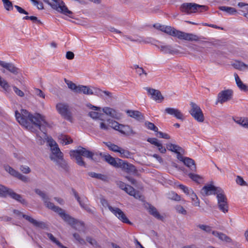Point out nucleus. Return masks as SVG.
<instances>
[{
    "label": "nucleus",
    "mask_w": 248,
    "mask_h": 248,
    "mask_svg": "<svg viewBox=\"0 0 248 248\" xmlns=\"http://www.w3.org/2000/svg\"><path fill=\"white\" fill-rule=\"evenodd\" d=\"M34 191L42 198L46 207L57 213L62 219L73 228L80 232L85 233L86 227L83 221L75 219L66 214L65 211L61 208L55 206L50 202L49 198L44 191L39 189H35Z\"/></svg>",
    "instance_id": "obj_1"
},
{
    "label": "nucleus",
    "mask_w": 248,
    "mask_h": 248,
    "mask_svg": "<svg viewBox=\"0 0 248 248\" xmlns=\"http://www.w3.org/2000/svg\"><path fill=\"white\" fill-rule=\"evenodd\" d=\"M15 116L17 122L27 129L32 131L31 124L39 129L42 132L41 138H46V135L44 128L47 125V123L44 116L39 113L33 115L26 109H22L20 112L17 110L15 111Z\"/></svg>",
    "instance_id": "obj_2"
},
{
    "label": "nucleus",
    "mask_w": 248,
    "mask_h": 248,
    "mask_svg": "<svg viewBox=\"0 0 248 248\" xmlns=\"http://www.w3.org/2000/svg\"><path fill=\"white\" fill-rule=\"evenodd\" d=\"M70 155L72 158L76 160L77 164L80 166L86 167V163L84 161L82 156L90 159L94 161H98L102 154H97L87 150L82 147H79L78 149L70 151Z\"/></svg>",
    "instance_id": "obj_3"
},
{
    "label": "nucleus",
    "mask_w": 248,
    "mask_h": 248,
    "mask_svg": "<svg viewBox=\"0 0 248 248\" xmlns=\"http://www.w3.org/2000/svg\"><path fill=\"white\" fill-rule=\"evenodd\" d=\"M154 27L157 30L164 32L170 35L176 37L181 40H185L189 41H198L199 40V37L197 35L177 30L171 26L156 24L154 25Z\"/></svg>",
    "instance_id": "obj_4"
},
{
    "label": "nucleus",
    "mask_w": 248,
    "mask_h": 248,
    "mask_svg": "<svg viewBox=\"0 0 248 248\" xmlns=\"http://www.w3.org/2000/svg\"><path fill=\"white\" fill-rule=\"evenodd\" d=\"M100 202L104 207H108V209L122 222L128 224H132L121 209L117 207H113L109 205L108 201L103 198L101 199Z\"/></svg>",
    "instance_id": "obj_5"
},
{
    "label": "nucleus",
    "mask_w": 248,
    "mask_h": 248,
    "mask_svg": "<svg viewBox=\"0 0 248 248\" xmlns=\"http://www.w3.org/2000/svg\"><path fill=\"white\" fill-rule=\"evenodd\" d=\"M43 0L47 3L53 9L57 10L58 12L71 17L70 15L72 14V12L68 9L62 1L61 0Z\"/></svg>",
    "instance_id": "obj_6"
},
{
    "label": "nucleus",
    "mask_w": 248,
    "mask_h": 248,
    "mask_svg": "<svg viewBox=\"0 0 248 248\" xmlns=\"http://www.w3.org/2000/svg\"><path fill=\"white\" fill-rule=\"evenodd\" d=\"M8 195L22 204H26L25 200L20 195L16 193L11 189L0 185V197L5 198Z\"/></svg>",
    "instance_id": "obj_7"
},
{
    "label": "nucleus",
    "mask_w": 248,
    "mask_h": 248,
    "mask_svg": "<svg viewBox=\"0 0 248 248\" xmlns=\"http://www.w3.org/2000/svg\"><path fill=\"white\" fill-rule=\"evenodd\" d=\"M180 9L181 12L187 14L198 12L200 9L205 11L207 10L206 6L199 5L195 3H184L181 5Z\"/></svg>",
    "instance_id": "obj_8"
},
{
    "label": "nucleus",
    "mask_w": 248,
    "mask_h": 248,
    "mask_svg": "<svg viewBox=\"0 0 248 248\" xmlns=\"http://www.w3.org/2000/svg\"><path fill=\"white\" fill-rule=\"evenodd\" d=\"M56 109L58 112L64 117V119L73 122V117L72 113L70 110L69 107L67 104L58 103L56 105Z\"/></svg>",
    "instance_id": "obj_9"
},
{
    "label": "nucleus",
    "mask_w": 248,
    "mask_h": 248,
    "mask_svg": "<svg viewBox=\"0 0 248 248\" xmlns=\"http://www.w3.org/2000/svg\"><path fill=\"white\" fill-rule=\"evenodd\" d=\"M191 109L189 110L190 114L198 122H203L204 120V116L200 108L195 103L191 102Z\"/></svg>",
    "instance_id": "obj_10"
},
{
    "label": "nucleus",
    "mask_w": 248,
    "mask_h": 248,
    "mask_svg": "<svg viewBox=\"0 0 248 248\" xmlns=\"http://www.w3.org/2000/svg\"><path fill=\"white\" fill-rule=\"evenodd\" d=\"M155 46L164 54L174 55L181 53L178 49L174 48L173 46L170 45H159L155 44Z\"/></svg>",
    "instance_id": "obj_11"
},
{
    "label": "nucleus",
    "mask_w": 248,
    "mask_h": 248,
    "mask_svg": "<svg viewBox=\"0 0 248 248\" xmlns=\"http://www.w3.org/2000/svg\"><path fill=\"white\" fill-rule=\"evenodd\" d=\"M232 91L229 89L220 92L217 95V102L223 104L229 101L232 97Z\"/></svg>",
    "instance_id": "obj_12"
},
{
    "label": "nucleus",
    "mask_w": 248,
    "mask_h": 248,
    "mask_svg": "<svg viewBox=\"0 0 248 248\" xmlns=\"http://www.w3.org/2000/svg\"><path fill=\"white\" fill-rule=\"evenodd\" d=\"M72 192L74 197L79 203L81 207L86 210L88 212L92 213V209L89 207V206L87 204V202H88V201L87 198L85 197L80 198L78 195V192L74 189H72Z\"/></svg>",
    "instance_id": "obj_13"
},
{
    "label": "nucleus",
    "mask_w": 248,
    "mask_h": 248,
    "mask_svg": "<svg viewBox=\"0 0 248 248\" xmlns=\"http://www.w3.org/2000/svg\"><path fill=\"white\" fill-rule=\"evenodd\" d=\"M145 89L147 91L148 93L151 95V98L153 100L158 102H161L163 100L164 97L159 90L149 87H146Z\"/></svg>",
    "instance_id": "obj_14"
},
{
    "label": "nucleus",
    "mask_w": 248,
    "mask_h": 248,
    "mask_svg": "<svg viewBox=\"0 0 248 248\" xmlns=\"http://www.w3.org/2000/svg\"><path fill=\"white\" fill-rule=\"evenodd\" d=\"M79 88V89H78V93H83L86 95H98L99 94H100V93L102 92V90L100 89L95 88H93L94 89L93 91L89 86H87L80 85Z\"/></svg>",
    "instance_id": "obj_15"
},
{
    "label": "nucleus",
    "mask_w": 248,
    "mask_h": 248,
    "mask_svg": "<svg viewBox=\"0 0 248 248\" xmlns=\"http://www.w3.org/2000/svg\"><path fill=\"white\" fill-rule=\"evenodd\" d=\"M220 187H216L212 185H208L205 186L201 190V194L205 196H208L211 194H216L217 192Z\"/></svg>",
    "instance_id": "obj_16"
},
{
    "label": "nucleus",
    "mask_w": 248,
    "mask_h": 248,
    "mask_svg": "<svg viewBox=\"0 0 248 248\" xmlns=\"http://www.w3.org/2000/svg\"><path fill=\"white\" fill-rule=\"evenodd\" d=\"M119 164L118 168H121L123 170L127 173H133L136 171L135 167L131 164L124 161L122 159L118 160Z\"/></svg>",
    "instance_id": "obj_17"
},
{
    "label": "nucleus",
    "mask_w": 248,
    "mask_h": 248,
    "mask_svg": "<svg viewBox=\"0 0 248 248\" xmlns=\"http://www.w3.org/2000/svg\"><path fill=\"white\" fill-rule=\"evenodd\" d=\"M102 110L106 115L116 120H120L122 117L120 113L111 108L105 107L103 108Z\"/></svg>",
    "instance_id": "obj_18"
},
{
    "label": "nucleus",
    "mask_w": 248,
    "mask_h": 248,
    "mask_svg": "<svg viewBox=\"0 0 248 248\" xmlns=\"http://www.w3.org/2000/svg\"><path fill=\"white\" fill-rule=\"evenodd\" d=\"M118 128L119 129L118 131L119 132L126 136L134 135L136 134V133L133 130L132 127L129 125L120 124V125Z\"/></svg>",
    "instance_id": "obj_19"
},
{
    "label": "nucleus",
    "mask_w": 248,
    "mask_h": 248,
    "mask_svg": "<svg viewBox=\"0 0 248 248\" xmlns=\"http://www.w3.org/2000/svg\"><path fill=\"white\" fill-rule=\"evenodd\" d=\"M50 158L51 160L55 162L56 165L61 167L64 170L68 171L69 169V167L67 163L64 160L63 156L58 159L55 158L53 156H50Z\"/></svg>",
    "instance_id": "obj_20"
},
{
    "label": "nucleus",
    "mask_w": 248,
    "mask_h": 248,
    "mask_svg": "<svg viewBox=\"0 0 248 248\" xmlns=\"http://www.w3.org/2000/svg\"><path fill=\"white\" fill-rule=\"evenodd\" d=\"M0 66L15 75H17L18 73V69L12 63L6 62L0 60Z\"/></svg>",
    "instance_id": "obj_21"
},
{
    "label": "nucleus",
    "mask_w": 248,
    "mask_h": 248,
    "mask_svg": "<svg viewBox=\"0 0 248 248\" xmlns=\"http://www.w3.org/2000/svg\"><path fill=\"white\" fill-rule=\"evenodd\" d=\"M22 217L36 227L44 228L46 226L45 223L43 222L38 221L30 216L22 214Z\"/></svg>",
    "instance_id": "obj_22"
},
{
    "label": "nucleus",
    "mask_w": 248,
    "mask_h": 248,
    "mask_svg": "<svg viewBox=\"0 0 248 248\" xmlns=\"http://www.w3.org/2000/svg\"><path fill=\"white\" fill-rule=\"evenodd\" d=\"M165 112L168 114L173 115L177 119L183 120L184 117L181 112L177 108H167L165 110Z\"/></svg>",
    "instance_id": "obj_23"
},
{
    "label": "nucleus",
    "mask_w": 248,
    "mask_h": 248,
    "mask_svg": "<svg viewBox=\"0 0 248 248\" xmlns=\"http://www.w3.org/2000/svg\"><path fill=\"white\" fill-rule=\"evenodd\" d=\"M126 112L128 116L133 118L137 121H140L144 119L143 115L139 111L127 110Z\"/></svg>",
    "instance_id": "obj_24"
},
{
    "label": "nucleus",
    "mask_w": 248,
    "mask_h": 248,
    "mask_svg": "<svg viewBox=\"0 0 248 248\" xmlns=\"http://www.w3.org/2000/svg\"><path fill=\"white\" fill-rule=\"evenodd\" d=\"M212 233L214 236L217 237L221 241L229 243L232 242V239L223 232L213 231Z\"/></svg>",
    "instance_id": "obj_25"
},
{
    "label": "nucleus",
    "mask_w": 248,
    "mask_h": 248,
    "mask_svg": "<svg viewBox=\"0 0 248 248\" xmlns=\"http://www.w3.org/2000/svg\"><path fill=\"white\" fill-rule=\"evenodd\" d=\"M231 65L236 69L244 71L248 69V65L239 60H233L231 62Z\"/></svg>",
    "instance_id": "obj_26"
},
{
    "label": "nucleus",
    "mask_w": 248,
    "mask_h": 248,
    "mask_svg": "<svg viewBox=\"0 0 248 248\" xmlns=\"http://www.w3.org/2000/svg\"><path fill=\"white\" fill-rule=\"evenodd\" d=\"M103 157L104 158L105 160L108 164L115 168H118V165L119 164V161H118V160H121V159L118 158H115L109 155H104Z\"/></svg>",
    "instance_id": "obj_27"
},
{
    "label": "nucleus",
    "mask_w": 248,
    "mask_h": 248,
    "mask_svg": "<svg viewBox=\"0 0 248 248\" xmlns=\"http://www.w3.org/2000/svg\"><path fill=\"white\" fill-rule=\"evenodd\" d=\"M183 162L186 166L188 167L191 171H196V166L194 160L192 159L186 157Z\"/></svg>",
    "instance_id": "obj_28"
},
{
    "label": "nucleus",
    "mask_w": 248,
    "mask_h": 248,
    "mask_svg": "<svg viewBox=\"0 0 248 248\" xmlns=\"http://www.w3.org/2000/svg\"><path fill=\"white\" fill-rule=\"evenodd\" d=\"M234 77L236 83L238 88L243 91L247 92L248 91V87L244 84L239 78L238 75L236 73H234Z\"/></svg>",
    "instance_id": "obj_29"
},
{
    "label": "nucleus",
    "mask_w": 248,
    "mask_h": 248,
    "mask_svg": "<svg viewBox=\"0 0 248 248\" xmlns=\"http://www.w3.org/2000/svg\"><path fill=\"white\" fill-rule=\"evenodd\" d=\"M217 203L224 202L227 201V198L225 195L224 191L220 188L217 194Z\"/></svg>",
    "instance_id": "obj_30"
},
{
    "label": "nucleus",
    "mask_w": 248,
    "mask_h": 248,
    "mask_svg": "<svg viewBox=\"0 0 248 248\" xmlns=\"http://www.w3.org/2000/svg\"><path fill=\"white\" fill-rule=\"evenodd\" d=\"M166 146L168 150L170 151L175 153L180 152V151H182L183 149V148L180 146L172 143H168L166 145Z\"/></svg>",
    "instance_id": "obj_31"
},
{
    "label": "nucleus",
    "mask_w": 248,
    "mask_h": 248,
    "mask_svg": "<svg viewBox=\"0 0 248 248\" xmlns=\"http://www.w3.org/2000/svg\"><path fill=\"white\" fill-rule=\"evenodd\" d=\"M148 211L150 214L155 218L161 220L162 219L163 217L160 215L157 209L153 206L150 205Z\"/></svg>",
    "instance_id": "obj_32"
},
{
    "label": "nucleus",
    "mask_w": 248,
    "mask_h": 248,
    "mask_svg": "<svg viewBox=\"0 0 248 248\" xmlns=\"http://www.w3.org/2000/svg\"><path fill=\"white\" fill-rule=\"evenodd\" d=\"M64 81L69 89L76 93H78V89H79V87L80 85L77 86L75 83L71 81L68 80L66 79H64Z\"/></svg>",
    "instance_id": "obj_33"
},
{
    "label": "nucleus",
    "mask_w": 248,
    "mask_h": 248,
    "mask_svg": "<svg viewBox=\"0 0 248 248\" xmlns=\"http://www.w3.org/2000/svg\"><path fill=\"white\" fill-rule=\"evenodd\" d=\"M220 10L226 12L230 15H234L236 13V10L233 7L228 6H220L219 7Z\"/></svg>",
    "instance_id": "obj_34"
},
{
    "label": "nucleus",
    "mask_w": 248,
    "mask_h": 248,
    "mask_svg": "<svg viewBox=\"0 0 248 248\" xmlns=\"http://www.w3.org/2000/svg\"><path fill=\"white\" fill-rule=\"evenodd\" d=\"M217 206L219 210L225 214L228 213L229 211L228 201L224 202L217 203Z\"/></svg>",
    "instance_id": "obj_35"
},
{
    "label": "nucleus",
    "mask_w": 248,
    "mask_h": 248,
    "mask_svg": "<svg viewBox=\"0 0 248 248\" xmlns=\"http://www.w3.org/2000/svg\"><path fill=\"white\" fill-rule=\"evenodd\" d=\"M46 235L53 243L56 244L58 247H59L61 248H67L66 247L62 246L51 233L46 232Z\"/></svg>",
    "instance_id": "obj_36"
},
{
    "label": "nucleus",
    "mask_w": 248,
    "mask_h": 248,
    "mask_svg": "<svg viewBox=\"0 0 248 248\" xmlns=\"http://www.w3.org/2000/svg\"><path fill=\"white\" fill-rule=\"evenodd\" d=\"M95 110H92L89 112V116L91 117L93 119L95 120H100L102 118L103 116V114L96 112Z\"/></svg>",
    "instance_id": "obj_37"
},
{
    "label": "nucleus",
    "mask_w": 248,
    "mask_h": 248,
    "mask_svg": "<svg viewBox=\"0 0 248 248\" xmlns=\"http://www.w3.org/2000/svg\"><path fill=\"white\" fill-rule=\"evenodd\" d=\"M104 143L112 151L118 153L120 147L110 142H104Z\"/></svg>",
    "instance_id": "obj_38"
},
{
    "label": "nucleus",
    "mask_w": 248,
    "mask_h": 248,
    "mask_svg": "<svg viewBox=\"0 0 248 248\" xmlns=\"http://www.w3.org/2000/svg\"><path fill=\"white\" fill-rule=\"evenodd\" d=\"M120 154V156L121 157L123 158H129L130 157L131 155V153L127 150H125L123 148H122L121 147L120 148V149L119 150L118 152Z\"/></svg>",
    "instance_id": "obj_39"
},
{
    "label": "nucleus",
    "mask_w": 248,
    "mask_h": 248,
    "mask_svg": "<svg viewBox=\"0 0 248 248\" xmlns=\"http://www.w3.org/2000/svg\"><path fill=\"white\" fill-rule=\"evenodd\" d=\"M107 122L108 123L109 128H112L113 129L118 131L119 129L118 127L120 126V124L115 121L111 119H108L107 120Z\"/></svg>",
    "instance_id": "obj_40"
},
{
    "label": "nucleus",
    "mask_w": 248,
    "mask_h": 248,
    "mask_svg": "<svg viewBox=\"0 0 248 248\" xmlns=\"http://www.w3.org/2000/svg\"><path fill=\"white\" fill-rule=\"evenodd\" d=\"M193 202V205L195 206H200V201L198 199L197 195L195 193H194L193 190L191 191V193L189 194Z\"/></svg>",
    "instance_id": "obj_41"
},
{
    "label": "nucleus",
    "mask_w": 248,
    "mask_h": 248,
    "mask_svg": "<svg viewBox=\"0 0 248 248\" xmlns=\"http://www.w3.org/2000/svg\"><path fill=\"white\" fill-rule=\"evenodd\" d=\"M59 139L61 140V142L62 144L64 143L65 145L71 143L73 142V140L71 138L66 135H62Z\"/></svg>",
    "instance_id": "obj_42"
},
{
    "label": "nucleus",
    "mask_w": 248,
    "mask_h": 248,
    "mask_svg": "<svg viewBox=\"0 0 248 248\" xmlns=\"http://www.w3.org/2000/svg\"><path fill=\"white\" fill-rule=\"evenodd\" d=\"M0 86L6 91L9 92L10 86L8 82L0 76Z\"/></svg>",
    "instance_id": "obj_43"
},
{
    "label": "nucleus",
    "mask_w": 248,
    "mask_h": 248,
    "mask_svg": "<svg viewBox=\"0 0 248 248\" xmlns=\"http://www.w3.org/2000/svg\"><path fill=\"white\" fill-rule=\"evenodd\" d=\"M144 124L147 129L153 130L155 132H157L158 128L153 123L146 121L145 122Z\"/></svg>",
    "instance_id": "obj_44"
},
{
    "label": "nucleus",
    "mask_w": 248,
    "mask_h": 248,
    "mask_svg": "<svg viewBox=\"0 0 248 248\" xmlns=\"http://www.w3.org/2000/svg\"><path fill=\"white\" fill-rule=\"evenodd\" d=\"M99 121V127L101 130L106 131L109 130V126L108 122L107 124L102 118Z\"/></svg>",
    "instance_id": "obj_45"
},
{
    "label": "nucleus",
    "mask_w": 248,
    "mask_h": 248,
    "mask_svg": "<svg viewBox=\"0 0 248 248\" xmlns=\"http://www.w3.org/2000/svg\"><path fill=\"white\" fill-rule=\"evenodd\" d=\"M197 227L200 228L201 230L203 231L204 232L207 233H212L213 231L212 230V228L210 226L203 225V224H199L197 226Z\"/></svg>",
    "instance_id": "obj_46"
},
{
    "label": "nucleus",
    "mask_w": 248,
    "mask_h": 248,
    "mask_svg": "<svg viewBox=\"0 0 248 248\" xmlns=\"http://www.w3.org/2000/svg\"><path fill=\"white\" fill-rule=\"evenodd\" d=\"M4 169L5 170L9 173L11 175L16 177L17 174L18 173V171H16V170H14L13 168L11 167L10 166L7 165L4 166Z\"/></svg>",
    "instance_id": "obj_47"
},
{
    "label": "nucleus",
    "mask_w": 248,
    "mask_h": 248,
    "mask_svg": "<svg viewBox=\"0 0 248 248\" xmlns=\"http://www.w3.org/2000/svg\"><path fill=\"white\" fill-rule=\"evenodd\" d=\"M89 175L93 178L104 180L106 178V176L100 173H96L94 172H90L88 173Z\"/></svg>",
    "instance_id": "obj_48"
},
{
    "label": "nucleus",
    "mask_w": 248,
    "mask_h": 248,
    "mask_svg": "<svg viewBox=\"0 0 248 248\" xmlns=\"http://www.w3.org/2000/svg\"><path fill=\"white\" fill-rule=\"evenodd\" d=\"M4 8L7 11L13 9V4L9 0H2Z\"/></svg>",
    "instance_id": "obj_49"
},
{
    "label": "nucleus",
    "mask_w": 248,
    "mask_h": 248,
    "mask_svg": "<svg viewBox=\"0 0 248 248\" xmlns=\"http://www.w3.org/2000/svg\"><path fill=\"white\" fill-rule=\"evenodd\" d=\"M52 154L50 156H54L55 158L58 159L63 156L62 153L61 152L59 148L55 149V150L51 151Z\"/></svg>",
    "instance_id": "obj_50"
},
{
    "label": "nucleus",
    "mask_w": 248,
    "mask_h": 248,
    "mask_svg": "<svg viewBox=\"0 0 248 248\" xmlns=\"http://www.w3.org/2000/svg\"><path fill=\"white\" fill-rule=\"evenodd\" d=\"M188 176L193 181L198 183H200V181L202 180V178L200 175L192 173H189Z\"/></svg>",
    "instance_id": "obj_51"
},
{
    "label": "nucleus",
    "mask_w": 248,
    "mask_h": 248,
    "mask_svg": "<svg viewBox=\"0 0 248 248\" xmlns=\"http://www.w3.org/2000/svg\"><path fill=\"white\" fill-rule=\"evenodd\" d=\"M73 237L77 241V242L80 244H84L85 243V240L82 238L79 234L78 232H75L73 234Z\"/></svg>",
    "instance_id": "obj_52"
},
{
    "label": "nucleus",
    "mask_w": 248,
    "mask_h": 248,
    "mask_svg": "<svg viewBox=\"0 0 248 248\" xmlns=\"http://www.w3.org/2000/svg\"><path fill=\"white\" fill-rule=\"evenodd\" d=\"M48 142L50 146V150L51 151L55 150V149L59 148L57 143L52 139L48 140Z\"/></svg>",
    "instance_id": "obj_53"
},
{
    "label": "nucleus",
    "mask_w": 248,
    "mask_h": 248,
    "mask_svg": "<svg viewBox=\"0 0 248 248\" xmlns=\"http://www.w3.org/2000/svg\"><path fill=\"white\" fill-rule=\"evenodd\" d=\"M175 208L176 211L179 214H182L183 215H186L187 214V211L182 206L180 205H176Z\"/></svg>",
    "instance_id": "obj_54"
},
{
    "label": "nucleus",
    "mask_w": 248,
    "mask_h": 248,
    "mask_svg": "<svg viewBox=\"0 0 248 248\" xmlns=\"http://www.w3.org/2000/svg\"><path fill=\"white\" fill-rule=\"evenodd\" d=\"M19 169L23 173L25 174H28L31 171L30 168L27 166L21 165Z\"/></svg>",
    "instance_id": "obj_55"
},
{
    "label": "nucleus",
    "mask_w": 248,
    "mask_h": 248,
    "mask_svg": "<svg viewBox=\"0 0 248 248\" xmlns=\"http://www.w3.org/2000/svg\"><path fill=\"white\" fill-rule=\"evenodd\" d=\"M31 1L34 5L36 6L38 9L42 10L44 9L43 4L42 2L37 0H32Z\"/></svg>",
    "instance_id": "obj_56"
},
{
    "label": "nucleus",
    "mask_w": 248,
    "mask_h": 248,
    "mask_svg": "<svg viewBox=\"0 0 248 248\" xmlns=\"http://www.w3.org/2000/svg\"><path fill=\"white\" fill-rule=\"evenodd\" d=\"M236 182L237 184L240 186H247V183L244 180L243 178L240 176H237L236 179Z\"/></svg>",
    "instance_id": "obj_57"
},
{
    "label": "nucleus",
    "mask_w": 248,
    "mask_h": 248,
    "mask_svg": "<svg viewBox=\"0 0 248 248\" xmlns=\"http://www.w3.org/2000/svg\"><path fill=\"white\" fill-rule=\"evenodd\" d=\"M23 19H25V20L30 19L33 22H37L38 23L42 24L41 21L40 20H38L37 17L35 16H26L23 17Z\"/></svg>",
    "instance_id": "obj_58"
},
{
    "label": "nucleus",
    "mask_w": 248,
    "mask_h": 248,
    "mask_svg": "<svg viewBox=\"0 0 248 248\" xmlns=\"http://www.w3.org/2000/svg\"><path fill=\"white\" fill-rule=\"evenodd\" d=\"M156 136L160 138H163L165 139H170V136L167 133H164L162 132H156Z\"/></svg>",
    "instance_id": "obj_59"
},
{
    "label": "nucleus",
    "mask_w": 248,
    "mask_h": 248,
    "mask_svg": "<svg viewBox=\"0 0 248 248\" xmlns=\"http://www.w3.org/2000/svg\"><path fill=\"white\" fill-rule=\"evenodd\" d=\"M124 191L129 195H132L134 194L135 189L131 186L127 185Z\"/></svg>",
    "instance_id": "obj_60"
},
{
    "label": "nucleus",
    "mask_w": 248,
    "mask_h": 248,
    "mask_svg": "<svg viewBox=\"0 0 248 248\" xmlns=\"http://www.w3.org/2000/svg\"><path fill=\"white\" fill-rule=\"evenodd\" d=\"M13 89L15 93L19 96L23 97L24 96V93L16 86H13Z\"/></svg>",
    "instance_id": "obj_61"
},
{
    "label": "nucleus",
    "mask_w": 248,
    "mask_h": 248,
    "mask_svg": "<svg viewBox=\"0 0 248 248\" xmlns=\"http://www.w3.org/2000/svg\"><path fill=\"white\" fill-rule=\"evenodd\" d=\"M147 141L150 142L151 144H153L156 146L158 145L160 143L158 141V140L156 138H148L147 139Z\"/></svg>",
    "instance_id": "obj_62"
},
{
    "label": "nucleus",
    "mask_w": 248,
    "mask_h": 248,
    "mask_svg": "<svg viewBox=\"0 0 248 248\" xmlns=\"http://www.w3.org/2000/svg\"><path fill=\"white\" fill-rule=\"evenodd\" d=\"M16 177L24 182H28V178L26 176L22 175L19 172Z\"/></svg>",
    "instance_id": "obj_63"
},
{
    "label": "nucleus",
    "mask_w": 248,
    "mask_h": 248,
    "mask_svg": "<svg viewBox=\"0 0 248 248\" xmlns=\"http://www.w3.org/2000/svg\"><path fill=\"white\" fill-rule=\"evenodd\" d=\"M170 198L177 201H179L181 200L180 196L174 192H171L170 194Z\"/></svg>",
    "instance_id": "obj_64"
}]
</instances>
